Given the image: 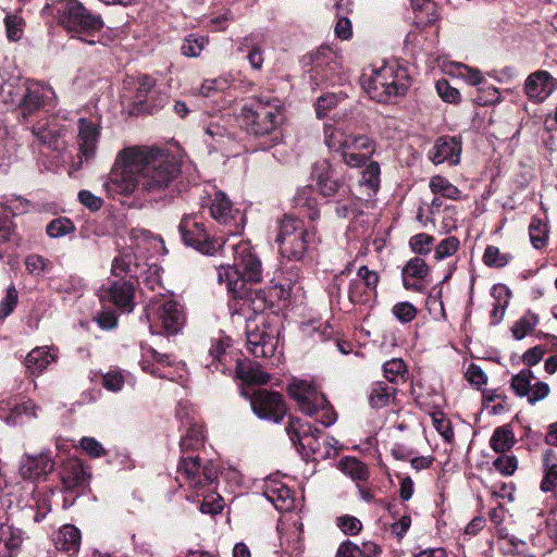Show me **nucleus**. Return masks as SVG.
<instances>
[{
	"label": "nucleus",
	"instance_id": "nucleus-1",
	"mask_svg": "<svg viewBox=\"0 0 557 557\" xmlns=\"http://www.w3.org/2000/svg\"><path fill=\"white\" fill-rule=\"evenodd\" d=\"M232 251L234 264L219 267L218 281L226 285L227 292L234 299L233 306L237 312L244 315L260 314L268 307L265 294L261 289L249 287L248 282H261V261L252 251L248 240H240L233 245Z\"/></svg>",
	"mask_w": 557,
	"mask_h": 557
},
{
	"label": "nucleus",
	"instance_id": "nucleus-2",
	"mask_svg": "<svg viewBox=\"0 0 557 557\" xmlns=\"http://www.w3.org/2000/svg\"><path fill=\"white\" fill-rule=\"evenodd\" d=\"M137 156L140 189L152 198H161L181 172L178 162L161 149L138 148Z\"/></svg>",
	"mask_w": 557,
	"mask_h": 557
},
{
	"label": "nucleus",
	"instance_id": "nucleus-3",
	"mask_svg": "<svg viewBox=\"0 0 557 557\" xmlns=\"http://www.w3.org/2000/svg\"><path fill=\"white\" fill-rule=\"evenodd\" d=\"M242 117L249 132L255 136H271L270 144L262 146V149L271 148L278 143L275 132L284 121V104L278 98L252 99L243 107Z\"/></svg>",
	"mask_w": 557,
	"mask_h": 557
},
{
	"label": "nucleus",
	"instance_id": "nucleus-4",
	"mask_svg": "<svg viewBox=\"0 0 557 557\" xmlns=\"http://www.w3.org/2000/svg\"><path fill=\"white\" fill-rule=\"evenodd\" d=\"M230 348L228 338L213 339L206 361H203L205 367L211 372L218 371L222 374H231L233 363H235L236 375L243 382L258 385H264L269 382L270 375L258 363L250 360L240 361L234 358Z\"/></svg>",
	"mask_w": 557,
	"mask_h": 557
},
{
	"label": "nucleus",
	"instance_id": "nucleus-5",
	"mask_svg": "<svg viewBox=\"0 0 557 557\" xmlns=\"http://www.w3.org/2000/svg\"><path fill=\"white\" fill-rule=\"evenodd\" d=\"M368 95L377 102H387L404 95L409 87V75L406 69L397 64H385L374 70L362 81Z\"/></svg>",
	"mask_w": 557,
	"mask_h": 557
},
{
	"label": "nucleus",
	"instance_id": "nucleus-6",
	"mask_svg": "<svg viewBox=\"0 0 557 557\" xmlns=\"http://www.w3.org/2000/svg\"><path fill=\"white\" fill-rule=\"evenodd\" d=\"M315 232L307 228L301 220L286 215L280 221L276 243L284 258L301 260L315 245Z\"/></svg>",
	"mask_w": 557,
	"mask_h": 557
},
{
	"label": "nucleus",
	"instance_id": "nucleus-7",
	"mask_svg": "<svg viewBox=\"0 0 557 557\" xmlns=\"http://www.w3.org/2000/svg\"><path fill=\"white\" fill-rule=\"evenodd\" d=\"M138 148L132 147L121 151L103 186L110 196L129 195L140 188V175L137 156Z\"/></svg>",
	"mask_w": 557,
	"mask_h": 557
},
{
	"label": "nucleus",
	"instance_id": "nucleus-8",
	"mask_svg": "<svg viewBox=\"0 0 557 557\" xmlns=\"http://www.w3.org/2000/svg\"><path fill=\"white\" fill-rule=\"evenodd\" d=\"M55 16L61 26L76 35L92 36L103 28L99 14L87 10L77 0H62L55 5Z\"/></svg>",
	"mask_w": 557,
	"mask_h": 557
},
{
	"label": "nucleus",
	"instance_id": "nucleus-9",
	"mask_svg": "<svg viewBox=\"0 0 557 557\" xmlns=\"http://www.w3.org/2000/svg\"><path fill=\"white\" fill-rule=\"evenodd\" d=\"M178 231L186 246L194 248L202 255L213 256L218 251L224 252L225 240L213 238L198 220L196 214H186L182 218Z\"/></svg>",
	"mask_w": 557,
	"mask_h": 557
},
{
	"label": "nucleus",
	"instance_id": "nucleus-10",
	"mask_svg": "<svg viewBox=\"0 0 557 557\" xmlns=\"http://www.w3.org/2000/svg\"><path fill=\"white\" fill-rule=\"evenodd\" d=\"M177 472L181 480L196 495L203 494L216 479V469L210 461H201L198 456H182Z\"/></svg>",
	"mask_w": 557,
	"mask_h": 557
},
{
	"label": "nucleus",
	"instance_id": "nucleus-11",
	"mask_svg": "<svg viewBox=\"0 0 557 557\" xmlns=\"http://www.w3.org/2000/svg\"><path fill=\"white\" fill-rule=\"evenodd\" d=\"M280 331L265 324L262 318L260 324L247 325V348L256 358L274 356L278 344Z\"/></svg>",
	"mask_w": 557,
	"mask_h": 557
},
{
	"label": "nucleus",
	"instance_id": "nucleus-12",
	"mask_svg": "<svg viewBox=\"0 0 557 557\" xmlns=\"http://www.w3.org/2000/svg\"><path fill=\"white\" fill-rule=\"evenodd\" d=\"M211 218L220 225L227 227V234L235 235L242 230L244 216L238 209H234L228 197L220 190L213 193L209 202Z\"/></svg>",
	"mask_w": 557,
	"mask_h": 557
},
{
	"label": "nucleus",
	"instance_id": "nucleus-13",
	"mask_svg": "<svg viewBox=\"0 0 557 557\" xmlns=\"http://www.w3.org/2000/svg\"><path fill=\"white\" fill-rule=\"evenodd\" d=\"M249 399L251 409L259 419L280 423L286 414L283 396L277 392L259 389Z\"/></svg>",
	"mask_w": 557,
	"mask_h": 557
},
{
	"label": "nucleus",
	"instance_id": "nucleus-14",
	"mask_svg": "<svg viewBox=\"0 0 557 557\" xmlns=\"http://www.w3.org/2000/svg\"><path fill=\"white\" fill-rule=\"evenodd\" d=\"M146 317L148 320H150L151 317L158 319L164 333L168 335L177 334L185 324L183 307L174 300H166L161 304L156 302L149 306Z\"/></svg>",
	"mask_w": 557,
	"mask_h": 557
},
{
	"label": "nucleus",
	"instance_id": "nucleus-15",
	"mask_svg": "<svg viewBox=\"0 0 557 557\" xmlns=\"http://www.w3.org/2000/svg\"><path fill=\"white\" fill-rule=\"evenodd\" d=\"M510 387L518 397H527L530 405L545 399L549 394V386L542 381H535L530 369H522L510 380Z\"/></svg>",
	"mask_w": 557,
	"mask_h": 557
},
{
	"label": "nucleus",
	"instance_id": "nucleus-16",
	"mask_svg": "<svg viewBox=\"0 0 557 557\" xmlns=\"http://www.w3.org/2000/svg\"><path fill=\"white\" fill-rule=\"evenodd\" d=\"M288 393L301 412L311 417L317 412V407L325 405V396L313 383L305 380H294L288 385Z\"/></svg>",
	"mask_w": 557,
	"mask_h": 557
},
{
	"label": "nucleus",
	"instance_id": "nucleus-17",
	"mask_svg": "<svg viewBox=\"0 0 557 557\" xmlns=\"http://www.w3.org/2000/svg\"><path fill=\"white\" fill-rule=\"evenodd\" d=\"M286 433L293 445L306 454H317L320 449L321 431L308 423H302L300 419L292 418L286 426Z\"/></svg>",
	"mask_w": 557,
	"mask_h": 557
},
{
	"label": "nucleus",
	"instance_id": "nucleus-18",
	"mask_svg": "<svg viewBox=\"0 0 557 557\" xmlns=\"http://www.w3.org/2000/svg\"><path fill=\"white\" fill-rule=\"evenodd\" d=\"M342 67L341 58L329 47L320 48L313 59L311 77L315 81L334 83Z\"/></svg>",
	"mask_w": 557,
	"mask_h": 557
},
{
	"label": "nucleus",
	"instance_id": "nucleus-19",
	"mask_svg": "<svg viewBox=\"0 0 557 557\" xmlns=\"http://www.w3.org/2000/svg\"><path fill=\"white\" fill-rule=\"evenodd\" d=\"M135 288L133 283L127 281H115L108 287L99 289V298L102 302L110 301L119 309L131 312L134 306Z\"/></svg>",
	"mask_w": 557,
	"mask_h": 557
},
{
	"label": "nucleus",
	"instance_id": "nucleus-20",
	"mask_svg": "<svg viewBox=\"0 0 557 557\" xmlns=\"http://www.w3.org/2000/svg\"><path fill=\"white\" fill-rule=\"evenodd\" d=\"M461 139L457 136L438 137L430 151V159L435 164L448 162L457 165L460 162Z\"/></svg>",
	"mask_w": 557,
	"mask_h": 557
},
{
	"label": "nucleus",
	"instance_id": "nucleus-21",
	"mask_svg": "<svg viewBox=\"0 0 557 557\" xmlns=\"http://www.w3.org/2000/svg\"><path fill=\"white\" fill-rule=\"evenodd\" d=\"M51 504L46 494L35 493L17 511V521L29 525L41 522L50 512Z\"/></svg>",
	"mask_w": 557,
	"mask_h": 557
},
{
	"label": "nucleus",
	"instance_id": "nucleus-22",
	"mask_svg": "<svg viewBox=\"0 0 557 557\" xmlns=\"http://www.w3.org/2000/svg\"><path fill=\"white\" fill-rule=\"evenodd\" d=\"M54 469V461L46 453L39 455H24L21 460L20 472L26 480H38L46 476Z\"/></svg>",
	"mask_w": 557,
	"mask_h": 557
},
{
	"label": "nucleus",
	"instance_id": "nucleus-23",
	"mask_svg": "<svg viewBox=\"0 0 557 557\" xmlns=\"http://www.w3.org/2000/svg\"><path fill=\"white\" fill-rule=\"evenodd\" d=\"M555 82L547 71H536L524 83L527 96L535 102L544 101L554 90Z\"/></svg>",
	"mask_w": 557,
	"mask_h": 557
},
{
	"label": "nucleus",
	"instance_id": "nucleus-24",
	"mask_svg": "<svg viewBox=\"0 0 557 557\" xmlns=\"http://www.w3.org/2000/svg\"><path fill=\"white\" fill-rule=\"evenodd\" d=\"M48 92L53 94L50 87H47L38 82L26 81L25 89L23 90V94L17 102V106L21 108L24 117L30 115L42 106L44 98Z\"/></svg>",
	"mask_w": 557,
	"mask_h": 557
},
{
	"label": "nucleus",
	"instance_id": "nucleus-25",
	"mask_svg": "<svg viewBox=\"0 0 557 557\" xmlns=\"http://www.w3.org/2000/svg\"><path fill=\"white\" fill-rule=\"evenodd\" d=\"M262 494L277 510L288 511L294 507L290 490L280 480L267 479L262 486Z\"/></svg>",
	"mask_w": 557,
	"mask_h": 557
},
{
	"label": "nucleus",
	"instance_id": "nucleus-26",
	"mask_svg": "<svg viewBox=\"0 0 557 557\" xmlns=\"http://www.w3.org/2000/svg\"><path fill=\"white\" fill-rule=\"evenodd\" d=\"M312 176L317 182V187L323 196L335 195L341 183L334 175V169L329 160L317 162L312 168Z\"/></svg>",
	"mask_w": 557,
	"mask_h": 557
},
{
	"label": "nucleus",
	"instance_id": "nucleus-27",
	"mask_svg": "<svg viewBox=\"0 0 557 557\" xmlns=\"http://www.w3.org/2000/svg\"><path fill=\"white\" fill-rule=\"evenodd\" d=\"M99 126L85 117L78 120V146L86 160L94 157L99 139Z\"/></svg>",
	"mask_w": 557,
	"mask_h": 557
},
{
	"label": "nucleus",
	"instance_id": "nucleus-28",
	"mask_svg": "<svg viewBox=\"0 0 557 557\" xmlns=\"http://www.w3.org/2000/svg\"><path fill=\"white\" fill-rule=\"evenodd\" d=\"M61 480L65 488L72 490L87 484L90 474L81 460L70 458L63 462Z\"/></svg>",
	"mask_w": 557,
	"mask_h": 557
},
{
	"label": "nucleus",
	"instance_id": "nucleus-29",
	"mask_svg": "<svg viewBox=\"0 0 557 557\" xmlns=\"http://www.w3.org/2000/svg\"><path fill=\"white\" fill-rule=\"evenodd\" d=\"M429 273L430 268L424 259L420 257L411 258L409 261H407L401 271L404 287L406 289L421 292L422 285L411 280H423L429 275Z\"/></svg>",
	"mask_w": 557,
	"mask_h": 557
},
{
	"label": "nucleus",
	"instance_id": "nucleus-30",
	"mask_svg": "<svg viewBox=\"0 0 557 557\" xmlns=\"http://www.w3.org/2000/svg\"><path fill=\"white\" fill-rule=\"evenodd\" d=\"M25 83L26 81L21 76H10L5 70L0 69V101L17 106L25 89Z\"/></svg>",
	"mask_w": 557,
	"mask_h": 557
},
{
	"label": "nucleus",
	"instance_id": "nucleus-31",
	"mask_svg": "<svg viewBox=\"0 0 557 557\" xmlns=\"http://www.w3.org/2000/svg\"><path fill=\"white\" fill-rule=\"evenodd\" d=\"M81 541V531L73 524L62 525L53 535L54 547L70 556L78 552Z\"/></svg>",
	"mask_w": 557,
	"mask_h": 557
},
{
	"label": "nucleus",
	"instance_id": "nucleus-32",
	"mask_svg": "<svg viewBox=\"0 0 557 557\" xmlns=\"http://www.w3.org/2000/svg\"><path fill=\"white\" fill-rule=\"evenodd\" d=\"M57 361V354L53 347H36L25 358V367L32 374H40L48 366Z\"/></svg>",
	"mask_w": 557,
	"mask_h": 557
},
{
	"label": "nucleus",
	"instance_id": "nucleus-33",
	"mask_svg": "<svg viewBox=\"0 0 557 557\" xmlns=\"http://www.w3.org/2000/svg\"><path fill=\"white\" fill-rule=\"evenodd\" d=\"M24 542L22 530L0 523V557H13L17 554Z\"/></svg>",
	"mask_w": 557,
	"mask_h": 557
},
{
	"label": "nucleus",
	"instance_id": "nucleus-34",
	"mask_svg": "<svg viewBox=\"0 0 557 557\" xmlns=\"http://www.w3.org/2000/svg\"><path fill=\"white\" fill-rule=\"evenodd\" d=\"M302 524L295 521L290 528L281 535V548L288 557H299L304 544L301 540Z\"/></svg>",
	"mask_w": 557,
	"mask_h": 557
},
{
	"label": "nucleus",
	"instance_id": "nucleus-35",
	"mask_svg": "<svg viewBox=\"0 0 557 557\" xmlns=\"http://www.w3.org/2000/svg\"><path fill=\"white\" fill-rule=\"evenodd\" d=\"M543 479L540 488L544 493L554 492L557 488V455L547 449L543 454Z\"/></svg>",
	"mask_w": 557,
	"mask_h": 557
},
{
	"label": "nucleus",
	"instance_id": "nucleus-36",
	"mask_svg": "<svg viewBox=\"0 0 557 557\" xmlns=\"http://www.w3.org/2000/svg\"><path fill=\"white\" fill-rule=\"evenodd\" d=\"M414 12V25L417 28H424L438 18L436 3L431 0H412Z\"/></svg>",
	"mask_w": 557,
	"mask_h": 557
},
{
	"label": "nucleus",
	"instance_id": "nucleus-37",
	"mask_svg": "<svg viewBox=\"0 0 557 557\" xmlns=\"http://www.w3.org/2000/svg\"><path fill=\"white\" fill-rule=\"evenodd\" d=\"M397 388L386 382H374L369 394V404L372 408H383L393 403Z\"/></svg>",
	"mask_w": 557,
	"mask_h": 557
},
{
	"label": "nucleus",
	"instance_id": "nucleus-38",
	"mask_svg": "<svg viewBox=\"0 0 557 557\" xmlns=\"http://www.w3.org/2000/svg\"><path fill=\"white\" fill-rule=\"evenodd\" d=\"M206 143L211 151L224 150L232 143V137L224 126L218 123H210L206 127Z\"/></svg>",
	"mask_w": 557,
	"mask_h": 557
},
{
	"label": "nucleus",
	"instance_id": "nucleus-39",
	"mask_svg": "<svg viewBox=\"0 0 557 557\" xmlns=\"http://www.w3.org/2000/svg\"><path fill=\"white\" fill-rule=\"evenodd\" d=\"M339 468L354 481H366L369 478L367 465L355 457H344L341 459Z\"/></svg>",
	"mask_w": 557,
	"mask_h": 557
},
{
	"label": "nucleus",
	"instance_id": "nucleus-40",
	"mask_svg": "<svg viewBox=\"0 0 557 557\" xmlns=\"http://www.w3.org/2000/svg\"><path fill=\"white\" fill-rule=\"evenodd\" d=\"M494 295L498 294V299L493 304V310L491 311V325H497L504 319L509 297L510 290L503 285L494 286L493 288Z\"/></svg>",
	"mask_w": 557,
	"mask_h": 557
},
{
	"label": "nucleus",
	"instance_id": "nucleus-41",
	"mask_svg": "<svg viewBox=\"0 0 557 557\" xmlns=\"http://www.w3.org/2000/svg\"><path fill=\"white\" fill-rule=\"evenodd\" d=\"M380 553L381 549L375 544H363V549H361L356 544L347 541L339 545L336 557H370Z\"/></svg>",
	"mask_w": 557,
	"mask_h": 557
},
{
	"label": "nucleus",
	"instance_id": "nucleus-42",
	"mask_svg": "<svg viewBox=\"0 0 557 557\" xmlns=\"http://www.w3.org/2000/svg\"><path fill=\"white\" fill-rule=\"evenodd\" d=\"M205 436L200 425L193 424L188 428L186 434L181 440V449L183 456L189 451L196 450L203 445Z\"/></svg>",
	"mask_w": 557,
	"mask_h": 557
},
{
	"label": "nucleus",
	"instance_id": "nucleus-43",
	"mask_svg": "<svg viewBox=\"0 0 557 557\" xmlns=\"http://www.w3.org/2000/svg\"><path fill=\"white\" fill-rule=\"evenodd\" d=\"M540 319L539 315L532 311H528L511 326V333L515 339L521 341L528 334H530L537 325Z\"/></svg>",
	"mask_w": 557,
	"mask_h": 557
},
{
	"label": "nucleus",
	"instance_id": "nucleus-44",
	"mask_svg": "<svg viewBox=\"0 0 557 557\" xmlns=\"http://www.w3.org/2000/svg\"><path fill=\"white\" fill-rule=\"evenodd\" d=\"M548 233V226L544 221L537 218L532 219L529 225V236L535 249H542L547 245Z\"/></svg>",
	"mask_w": 557,
	"mask_h": 557
},
{
	"label": "nucleus",
	"instance_id": "nucleus-45",
	"mask_svg": "<svg viewBox=\"0 0 557 557\" xmlns=\"http://www.w3.org/2000/svg\"><path fill=\"white\" fill-rule=\"evenodd\" d=\"M375 148V141L367 135L349 134L343 151L374 153Z\"/></svg>",
	"mask_w": 557,
	"mask_h": 557
},
{
	"label": "nucleus",
	"instance_id": "nucleus-46",
	"mask_svg": "<svg viewBox=\"0 0 557 557\" xmlns=\"http://www.w3.org/2000/svg\"><path fill=\"white\" fill-rule=\"evenodd\" d=\"M430 189L433 194H440L445 198L458 200L461 191L443 176H433L430 181Z\"/></svg>",
	"mask_w": 557,
	"mask_h": 557
},
{
	"label": "nucleus",
	"instance_id": "nucleus-47",
	"mask_svg": "<svg viewBox=\"0 0 557 557\" xmlns=\"http://www.w3.org/2000/svg\"><path fill=\"white\" fill-rule=\"evenodd\" d=\"M491 447L497 453H504L511 448L515 444V436L510 429L502 426L497 428L490 441Z\"/></svg>",
	"mask_w": 557,
	"mask_h": 557
},
{
	"label": "nucleus",
	"instance_id": "nucleus-48",
	"mask_svg": "<svg viewBox=\"0 0 557 557\" xmlns=\"http://www.w3.org/2000/svg\"><path fill=\"white\" fill-rule=\"evenodd\" d=\"M348 136L349 134L332 125L324 127V143L332 151L342 153Z\"/></svg>",
	"mask_w": 557,
	"mask_h": 557
},
{
	"label": "nucleus",
	"instance_id": "nucleus-49",
	"mask_svg": "<svg viewBox=\"0 0 557 557\" xmlns=\"http://www.w3.org/2000/svg\"><path fill=\"white\" fill-rule=\"evenodd\" d=\"M384 376L392 384L405 382L406 364L401 359H392L383 366Z\"/></svg>",
	"mask_w": 557,
	"mask_h": 557
},
{
	"label": "nucleus",
	"instance_id": "nucleus-50",
	"mask_svg": "<svg viewBox=\"0 0 557 557\" xmlns=\"http://www.w3.org/2000/svg\"><path fill=\"white\" fill-rule=\"evenodd\" d=\"M511 259V255L502 252L493 245L487 246L483 255V262L490 268H504Z\"/></svg>",
	"mask_w": 557,
	"mask_h": 557
},
{
	"label": "nucleus",
	"instance_id": "nucleus-51",
	"mask_svg": "<svg viewBox=\"0 0 557 557\" xmlns=\"http://www.w3.org/2000/svg\"><path fill=\"white\" fill-rule=\"evenodd\" d=\"M373 294L363 285L359 278L351 280L348 285V299L352 305L366 304Z\"/></svg>",
	"mask_w": 557,
	"mask_h": 557
},
{
	"label": "nucleus",
	"instance_id": "nucleus-52",
	"mask_svg": "<svg viewBox=\"0 0 557 557\" xmlns=\"http://www.w3.org/2000/svg\"><path fill=\"white\" fill-rule=\"evenodd\" d=\"M208 44V39L203 36L189 35L185 38L182 44V54L188 58L199 57L205 46Z\"/></svg>",
	"mask_w": 557,
	"mask_h": 557
},
{
	"label": "nucleus",
	"instance_id": "nucleus-53",
	"mask_svg": "<svg viewBox=\"0 0 557 557\" xmlns=\"http://www.w3.org/2000/svg\"><path fill=\"white\" fill-rule=\"evenodd\" d=\"M74 223L67 218L52 220L46 227L48 236L59 238L74 232Z\"/></svg>",
	"mask_w": 557,
	"mask_h": 557
},
{
	"label": "nucleus",
	"instance_id": "nucleus-54",
	"mask_svg": "<svg viewBox=\"0 0 557 557\" xmlns=\"http://www.w3.org/2000/svg\"><path fill=\"white\" fill-rule=\"evenodd\" d=\"M7 37L11 41H18L24 34V20L17 14L7 15L4 18Z\"/></svg>",
	"mask_w": 557,
	"mask_h": 557
},
{
	"label": "nucleus",
	"instance_id": "nucleus-55",
	"mask_svg": "<svg viewBox=\"0 0 557 557\" xmlns=\"http://www.w3.org/2000/svg\"><path fill=\"white\" fill-rule=\"evenodd\" d=\"M380 174L381 170L379 163L371 161L362 171L360 183L375 190L380 185Z\"/></svg>",
	"mask_w": 557,
	"mask_h": 557
},
{
	"label": "nucleus",
	"instance_id": "nucleus-56",
	"mask_svg": "<svg viewBox=\"0 0 557 557\" xmlns=\"http://www.w3.org/2000/svg\"><path fill=\"white\" fill-rule=\"evenodd\" d=\"M231 84L232 81L228 77L206 79L200 87V94L205 97H210L213 91H225L231 87Z\"/></svg>",
	"mask_w": 557,
	"mask_h": 557
},
{
	"label": "nucleus",
	"instance_id": "nucleus-57",
	"mask_svg": "<svg viewBox=\"0 0 557 557\" xmlns=\"http://www.w3.org/2000/svg\"><path fill=\"white\" fill-rule=\"evenodd\" d=\"M212 488L210 487V491ZM209 490H206L201 496H203V502L200 505V511L202 513L216 515L223 509V500L216 494H206ZM200 496V494L198 495Z\"/></svg>",
	"mask_w": 557,
	"mask_h": 557
},
{
	"label": "nucleus",
	"instance_id": "nucleus-58",
	"mask_svg": "<svg viewBox=\"0 0 557 557\" xmlns=\"http://www.w3.org/2000/svg\"><path fill=\"white\" fill-rule=\"evenodd\" d=\"M433 240V236L426 233H419L410 238L409 245L413 252L428 255L431 251Z\"/></svg>",
	"mask_w": 557,
	"mask_h": 557
},
{
	"label": "nucleus",
	"instance_id": "nucleus-59",
	"mask_svg": "<svg viewBox=\"0 0 557 557\" xmlns=\"http://www.w3.org/2000/svg\"><path fill=\"white\" fill-rule=\"evenodd\" d=\"M493 466L499 473L509 476L517 470L518 460L515 456L500 455L494 460Z\"/></svg>",
	"mask_w": 557,
	"mask_h": 557
},
{
	"label": "nucleus",
	"instance_id": "nucleus-60",
	"mask_svg": "<svg viewBox=\"0 0 557 557\" xmlns=\"http://www.w3.org/2000/svg\"><path fill=\"white\" fill-rule=\"evenodd\" d=\"M459 248V240L455 236L444 238L435 249V259L443 260L453 256Z\"/></svg>",
	"mask_w": 557,
	"mask_h": 557
},
{
	"label": "nucleus",
	"instance_id": "nucleus-61",
	"mask_svg": "<svg viewBox=\"0 0 557 557\" xmlns=\"http://www.w3.org/2000/svg\"><path fill=\"white\" fill-rule=\"evenodd\" d=\"M436 91L438 96L448 103H457L460 100V92L457 88L449 85L446 79L436 82Z\"/></svg>",
	"mask_w": 557,
	"mask_h": 557
},
{
	"label": "nucleus",
	"instance_id": "nucleus-62",
	"mask_svg": "<svg viewBox=\"0 0 557 557\" xmlns=\"http://www.w3.org/2000/svg\"><path fill=\"white\" fill-rule=\"evenodd\" d=\"M357 276L359 281H362L363 285L369 289L373 295L376 294V287L380 281V275L377 272L369 270L366 265H362L357 271Z\"/></svg>",
	"mask_w": 557,
	"mask_h": 557
},
{
	"label": "nucleus",
	"instance_id": "nucleus-63",
	"mask_svg": "<svg viewBox=\"0 0 557 557\" xmlns=\"http://www.w3.org/2000/svg\"><path fill=\"white\" fill-rule=\"evenodd\" d=\"M18 293L12 285L7 289L5 297L0 302V319L9 317L17 305Z\"/></svg>",
	"mask_w": 557,
	"mask_h": 557
},
{
	"label": "nucleus",
	"instance_id": "nucleus-64",
	"mask_svg": "<svg viewBox=\"0 0 557 557\" xmlns=\"http://www.w3.org/2000/svg\"><path fill=\"white\" fill-rule=\"evenodd\" d=\"M454 66L456 75L462 77L469 85L475 86L483 81V75L479 70L471 69L461 63H457Z\"/></svg>",
	"mask_w": 557,
	"mask_h": 557
}]
</instances>
